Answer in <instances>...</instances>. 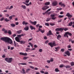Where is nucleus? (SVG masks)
<instances>
[{"label": "nucleus", "mask_w": 74, "mask_h": 74, "mask_svg": "<svg viewBox=\"0 0 74 74\" xmlns=\"http://www.w3.org/2000/svg\"><path fill=\"white\" fill-rule=\"evenodd\" d=\"M1 40L2 41H4L5 42H8V43H9L10 44H12V40L10 39L8 37H2L1 38Z\"/></svg>", "instance_id": "obj_1"}, {"label": "nucleus", "mask_w": 74, "mask_h": 74, "mask_svg": "<svg viewBox=\"0 0 74 74\" xmlns=\"http://www.w3.org/2000/svg\"><path fill=\"white\" fill-rule=\"evenodd\" d=\"M12 60V58H6L5 59V60L8 63H11Z\"/></svg>", "instance_id": "obj_2"}, {"label": "nucleus", "mask_w": 74, "mask_h": 74, "mask_svg": "<svg viewBox=\"0 0 74 74\" xmlns=\"http://www.w3.org/2000/svg\"><path fill=\"white\" fill-rule=\"evenodd\" d=\"M68 34L69 36H72V34L70 32H67L65 33L64 36V37H66H66H69V36L67 35Z\"/></svg>", "instance_id": "obj_3"}, {"label": "nucleus", "mask_w": 74, "mask_h": 74, "mask_svg": "<svg viewBox=\"0 0 74 74\" xmlns=\"http://www.w3.org/2000/svg\"><path fill=\"white\" fill-rule=\"evenodd\" d=\"M48 45H50V47H51V48H53V47H55L56 45V43L55 42H49L48 43Z\"/></svg>", "instance_id": "obj_4"}, {"label": "nucleus", "mask_w": 74, "mask_h": 74, "mask_svg": "<svg viewBox=\"0 0 74 74\" xmlns=\"http://www.w3.org/2000/svg\"><path fill=\"white\" fill-rule=\"evenodd\" d=\"M66 16H68V19H69V20H70V19H71V18L73 16V15L70 14L69 13H67L66 15Z\"/></svg>", "instance_id": "obj_5"}, {"label": "nucleus", "mask_w": 74, "mask_h": 74, "mask_svg": "<svg viewBox=\"0 0 74 74\" xmlns=\"http://www.w3.org/2000/svg\"><path fill=\"white\" fill-rule=\"evenodd\" d=\"M39 28H38V30L40 32H41L42 33H44V32H45V30H42V29L40 28H42V27L41 25H40L39 26Z\"/></svg>", "instance_id": "obj_6"}, {"label": "nucleus", "mask_w": 74, "mask_h": 74, "mask_svg": "<svg viewBox=\"0 0 74 74\" xmlns=\"http://www.w3.org/2000/svg\"><path fill=\"white\" fill-rule=\"evenodd\" d=\"M63 30H64V28H57L55 29V30L56 32L63 31Z\"/></svg>", "instance_id": "obj_7"}, {"label": "nucleus", "mask_w": 74, "mask_h": 74, "mask_svg": "<svg viewBox=\"0 0 74 74\" xmlns=\"http://www.w3.org/2000/svg\"><path fill=\"white\" fill-rule=\"evenodd\" d=\"M55 15L54 14H51L50 15L51 18V19L53 20H55L56 19V17H55Z\"/></svg>", "instance_id": "obj_8"}, {"label": "nucleus", "mask_w": 74, "mask_h": 74, "mask_svg": "<svg viewBox=\"0 0 74 74\" xmlns=\"http://www.w3.org/2000/svg\"><path fill=\"white\" fill-rule=\"evenodd\" d=\"M47 36H50L51 35H52L53 36V34L52 33V31H51V30H50L49 31V32L47 34Z\"/></svg>", "instance_id": "obj_9"}, {"label": "nucleus", "mask_w": 74, "mask_h": 74, "mask_svg": "<svg viewBox=\"0 0 74 74\" xmlns=\"http://www.w3.org/2000/svg\"><path fill=\"white\" fill-rule=\"evenodd\" d=\"M58 4V2H57L56 1L53 2L52 3V5L54 7L55 6H56Z\"/></svg>", "instance_id": "obj_10"}, {"label": "nucleus", "mask_w": 74, "mask_h": 74, "mask_svg": "<svg viewBox=\"0 0 74 74\" xmlns=\"http://www.w3.org/2000/svg\"><path fill=\"white\" fill-rule=\"evenodd\" d=\"M49 8V6H45L42 8V10H47Z\"/></svg>", "instance_id": "obj_11"}, {"label": "nucleus", "mask_w": 74, "mask_h": 74, "mask_svg": "<svg viewBox=\"0 0 74 74\" xmlns=\"http://www.w3.org/2000/svg\"><path fill=\"white\" fill-rule=\"evenodd\" d=\"M65 54L68 55V56H69L70 55V52H69V51H67L65 52Z\"/></svg>", "instance_id": "obj_12"}, {"label": "nucleus", "mask_w": 74, "mask_h": 74, "mask_svg": "<svg viewBox=\"0 0 74 74\" xmlns=\"http://www.w3.org/2000/svg\"><path fill=\"white\" fill-rule=\"evenodd\" d=\"M20 55H23V56H27V54L26 53H24L22 52H20L19 53Z\"/></svg>", "instance_id": "obj_13"}, {"label": "nucleus", "mask_w": 74, "mask_h": 74, "mask_svg": "<svg viewBox=\"0 0 74 74\" xmlns=\"http://www.w3.org/2000/svg\"><path fill=\"white\" fill-rule=\"evenodd\" d=\"M15 40L17 41V42H20V40L19 39V38H18V37H16L15 38Z\"/></svg>", "instance_id": "obj_14"}, {"label": "nucleus", "mask_w": 74, "mask_h": 74, "mask_svg": "<svg viewBox=\"0 0 74 74\" xmlns=\"http://www.w3.org/2000/svg\"><path fill=\"white\" fill-rule=\"evenodd\" d=\"M29 27L28 26H26V27H24V30L25 31H27L28 30H29Z\"/></svg>", "instance_id": "obj_15"}, {"label": "nucleus", "mask_w": 74, "mask_h": 74, "mask_svg": "<svg viewBox=\"0 0 74 74\" xmlns=\"http://www.w3.org/2000/svg\"><path fill=\"white\" fill-rule=\"evenodd\" d=\"M29 27L31 30H33V29L34 30H35L36 29L35 27L32 26V25L30 26Z\"/></svg>", "instance_id": "obj_16"}, {"label": "nucleus", "mask_w": 74, "mask_h": 74, "mask_svg": "<svg viewBox=\"0 0 74 74\" xmlns=\"http://www.w3.org/2000/svg\"><path fill=\"white\" fill-rule=\"evenodd\" d=\"M30 22L31 23H32V24L34 25H36V24H37V22L36 21L32 22V21H30Z\"/></svg>", "instance_id": "obj_17"}, {"label": "nucleus", "mask_w": 74, "mask_h": 74, "mask_svg": "<svg viewBox=\"0 0 74 74\" xmlns=\"http://www.w3.org/2000/svg\"><path fill=\"white\" fill-rule=\"evenodd\" d=\"M62 37V36L60 35H58L57 36V39L58 40H59L60 39V38Z\"/></svg>", "instance_id": "obj_18"}, {"label": "nucleus", "mask_w": 74, "mask_h": 74, "mask_svg": "<svg viewBox=\"0 0 74 74\" xmlns=\"http://www.w3.org/2000/svg\"><path fill=\"white\" fill-rule=\"evenodd\" d=\"M22 24L23 25H28L29 24V23L27 22H26L25 21H23L22 22Z\"/></svg>", "instance_id": "obj_19"}, {"label": "nucleus", "mask_w": 74, "mask_h": 74, "mask_svg": "<svg viewBox=\"0 0 74 74\" xmlns=\"http://www.w3.org/2000/svg\"><path fill=\"white\" fill-rule=\"evenodd\" d=\"M50 4V2H47L45 3V5H48Z\"/></svg>", "instance_id": "obj_20"}, {"label": "nucleus", "mask_w": 74, "mask_h": 74, "mask_svg": "<svg viewBox=\"0 0 74 74\" xmlns=\"http://www.w3.org/2000/svg\"><path fill=\"white\" fill-rule=\"evenodd\" d=\"M25 36V35H24V34H21V35H17V37H19V38H21V37L22 36Z\"/></svg>", "instance_id": "obj_21"}, {"label": "nucleus", "mask_w": 74, "mask_h": 74, "mask_svg": "<svg viewBox=\"0 0 74 74\" xmlns=\"http://www.w3.org/2000/svg\"><path fill=\"white\" fill-rule=\"evenodd\" d=\"M60 48L59 47H55V49H56V50H54L55 51H56V52H57L58 51V49H59Z\"/></svg>", "instance_id": "obj_22"}, {"label": "nucleus", "mask_w": 74, "mask_h": 74, "mask_svg": "<svg viewBox=\"0 0 74 74\" xmlns=\"http://www.w3.org/2000/svg\"><path fill=\"white\" fill-rule=\"evenodd\" d=\"M20 44H24L25 42H26L25 41H24L23 40L20 41Z\"/></svg>", "instance_id": "obj_23"}, {"label": "nucleus", "mask_w": 74, "mask_h": 74, "mask_svg": "<svg viewBox=\"0 0 74 74\" xmlns=\"http://www.w3.org/2000/svg\"><path fill=\"white\" fill-rule=\"evenodd\" d=\"M10 26L11 27H14L15 26V24L13 23H12L10 24Z\"/></svg>", "instance_id": "obj_24"}, {"label": "nucleus", "mask_w": 74, "mask_h": 74, "mask_svg": "<svg viewBox=\"0 0 74 74\" xmlns=\"http://www.w3.org/2000/svg\"><path fill=\"white\" fill-rule=\"evenodd\" d=\"M21 7H22V8H23V9H24V10H25V9L26 8V6L25 5H22L21 6Z\"/></svg>", "instance_id": "obj_25"}, {"label": "nucleus", "mask_w": 74, "mask_h": 74, "mask_svg": "<svg viewBox=\"0 0 74 74\" xmlns=\"http://www.w3.org/2000/svg\"><path fill=\"white\" fill-rule=\"evenodd\" d=\"M8 33L9 34V35H11V34H12V32H11V30H9L8 32Z\"/></svg>", "instance_id": "obj_26"}, {"label": "nucleus", "mask_w": 74, "mask_h": 74, "mask_svg": "<svg viewBox=\"0 0 74 74\" xmlns=\"http://www.w3.org/2000/svg\"><path fill=\"white\" fill-rule=\"evenodd\" d=\"M13 16H15L14 15H13V16H11L10 17H9V19L10 20H11L12 19V17Z\"/></svg>", "instance_id": "obj_27"}, {"label": "nucleus", "mask_w": 74, "mask_h": 74, "mask_svg": "<svg viewBox=\"0 0 74 74\" xmlns=\"http://www.w3.org/2000/svg\"><path fill=\"white\" fill-rule=\"evenodd\" d=\"M4 20L5 21V22H8V21H10V20L9 19H7V18H5L4 19Z\"/></svg>", "instance_id": "obj_28"}, {"label": "nucleus", "mask_w": 74, "mask_h": 74, "mask_svg": "<svg viewBox=\"0 0 74 74\" xmlns=\"http://www.w3.org/2000/svg\"><path fill=\"white\" fill-rule=\"evenodd\" d=\"M28 58H29V57H28L25 56V57H23V59L24 60H26V59H28Z\"/></svg>", "instance_id": "obj_29"}, {"label": "nucleus", "mask_w": 74, "mask_h": 74, "mask_svg": "<svg viewBox=\"0 0 74 74\" xmlns=\"http://www.w3.org/2000/svg\"><path fill=\"white\" fill-rule=\"evenodd\" d=\"M21 32H22L21 30H20L18 31L17 32V33L18 34H21Z\"/></svg>", "instance_id": "obj_30"}, {"label": "nucleus", "mask_w": 74, "mask_h": 74, "mask_svg": "<svg viewBox=\"0 0 74 74\" xmlns=\"http://www.w3.org/2000/svg\"><path fill=\"white\" fill-rule=\"evenodd\" d=\"M51 19V18H47V20H46V22H48Z\"/></svg>", "instance_id": "obj_31"}, {"label": "nucleus", "mask_w": 74, "mask_h": 74, "mask_svg": "<svg viewBox=\"0 0 74 74\" xmlns=\"http://www.w3.org/2000/svg\"><path fill=\"white\" fill-rule=\"evenodd\" d=\"M22 71L23 72V74H25V73H26V72H25V69H24V68H23L22 69Z\"/></svg>", "instance_id": "obj_32"}, {"label": "nucleus", "mask_w": 74, "mask_h": 74, "mask_svg": "<svg viewBox=\"0 0 74 74\" xmlns=\"http://www.w3.org/2000/svg\"><path fill=\"white\" fill-rule=\"evenodd\" d=\"M64 30L65 31V32H66V31H67V30H69V29L68 28L66 27L64 29Z\"/></svg>", "instance_id": "obj_33"}, {"label": "nucleus", "mask_w": 74, "mask_h": 74, "mask_svg": "<svg viewBox=\"0 0 74 74\" xmlns=\"http://www.w3.org/2000/svg\"><path fill=\"white\" fill-rule=\"evenodd\" d=\"M19 64L21 65H27V64L26 63H20Z\"/></svg>", "instance_id": "obj_34"}, {"label": "nucleus", "mask_w": 74, "mask_h": 74, "mask_svg": "<svg viewBox=\"0 0 74 74\" xmlns=\"http://www.w3.org/2000/svg\"><path fill=\"white\" fill-rule=\"evenodd\" d=\"M65 67L66 69H68V68H70V67H71V66L68 65L67 66H66Z\"/></svg>", "instance_id": "obj_35"}, {"label": "nucleus", "mask_w": 74, "mask_h": 74, "mask_svg": "<svg viewBox=\"0 0 74 74\" xmlns=\"http://www.w3.org/2000/svg\"><path fill=\"white\" fill-rule=\"evenodd\" d=\"M71 66H74V62H71Z\"/></svg>", "instance_id": "obj_36"}, {"label": "nucleus", "mask_w": 74, "mask_h": 74, "mask_svg": "<svg viewBox=\"0 0 74 74\" xmlns=\"http://www.w3.org/2000/svg\"><path fill=\"white\" fill-rule=\"evenodd\" d=\"M69 25L70 26H72V25H73V22H71L70 23H69Z\"/></svg>", "instance_id": "obj_37"}, {"label": "nucleus", "mask_w": 74, "mask_h": 74, "mask_svg": "<svg viewBox=\"0 0 74 74\" xmlns=\"http://www.w3.org/2000/svg\"><path fill=\"white\" fill-rule=\"evenodd\" d=\"M55 71L56 72H58L59 71V70L58 68H56L55 69Z\"/></svg>", "instance_id": "obj_38"}, {"label": "nucleus", "mask_w": 74, "mask_h": 74, "mask_svg": "<svg viewBox=\"0 0 74 74\" xmlns=\"http://www.w3.org/2000/svg\"><path fill=\"white\" fill-rule=\"evenodd\" d=\"M14 47H16V42H15V41H14Z\"/></svg>", "instance_id": "obj_39"}, {"label": "nucleus", "mask_w": 74, "mask_h": 74, "mask_svg": "<svg viewBox=\"0 0 74 74\" xmlns=\"http://www.w3.org/2000/svg\"><path fill=\"white\" fill-rule=\"evenodd\" d=\"M63 15H60L58 16V18H63Z\"/></svg>", "instance_id": "obj_40"}, {"label": "nucleus", "mask_w": 74, "mask_h": 74, "mask_svg": "<svg viewBox=\"0 0 74 74\" xmlns=\"http://www.w3.org/2000/svg\"><path fill=\"white\" fill-rule=\"evenodd\" d=\"M62 19H60V20L57 21L58 23H60V22H62Z\"/></svg>", "instance_id": "obj_41"}, {"label": "nucleus", "mask_w": 74, "mask_h": 74, "mask_svg": "<svg viewBox=\"0 0 74 74\" xmlns=\"http://www.w3.org/2000/svg\"><path fill=\"white\" fill-rule=\"evenodd\" d=\"M28 44H29L30 45V46H31V47H33V44L32 43L29 42V43Z\"/></svg>", "instance_id": "obj_42"}, {"label": "nucleus", "mask_w": 74, "mask_h": 74, "mask_svg": "<svg viewBox=\"0 0 74 74\" xmlns=\"http://www.w3.org/2000/svg\"><path fill=\"white\" fill-rule=\"evenodd\" d=\"M57 11H60V10H62V8H58L57 9Z\"/></svg>", "instance_id": "obj_43"}, {"label": "nucleus", "mask_w": 74, "mask_h": 74, "mask_svg": "<svg viewBox=\"0 0 74 74\" xmlns=\"http://www.w3.org/2000/svg\"><path fill=\"white\" fill-rule=\"evenodd\" d=\"M30 69H26V72L27 73L29 72V71H30Z\"/></svg>", "instance_id": "obj_44"}, {"label": "nucleus", "mask_w": 74, "mask_h": 74, "mask_svg": "<svg viewBox=\"0 0 74 74\" xmlns=\"http://www.w3.org/2000/svg\"><path fill=\"white\" fill-rule=\"evenodd\" d=\"M12 8H13V5H11L10 7V8H8V10H11V9H12Z\"/></svg>", "instance_id": "obj_45"}, {"label": "nucleus", "mask_w": 74, "mask_h": 74, "mask_svg": "<svg viewBox=\"0 0 74 74\" xmlns=\"http://www.w3.org/2000/svg\"><path fill=\"white\" fill-rule=\"evenodd\" d=\"M39 51L40 52H42V49H40L39 50Z\"/></svg>", "instance_id": "obj_46"}, {"label": "nucleus", "mask_w": 74, "mask_h": 74, "mask_svg": "<svg viewBox=\"0 0 74 74\" xmlns=\"http://www.w3.org/2000/svg\"><path fill=\"white\" fill-rule=\"evenodd\" d=\"M45 26H49V24L47 23H45Z\"/></svg>", "instance_id": "obj_47"}, {"label": "nucleus", "mask_w": 74, "mask_h": 74, "mask_svg": "<svg viewBox=\"0 0 74 74\" xmlns=\"http://www.w3.org/2000/svg\"><path fill=\"white\" fill-rule=\"evenodd\" d=\"M61 6H62V7H65V5H64V3H62V5H61Z\"/></svg>", "instance_id": "obj_48"}, {"label": "nucleus", "mask_w": 74, "mask_h": 74, "mask_svg": "<svg viewBox=\"0 0 74 74\" xmlns=\"http://www.w3.org/2000/svg\"><path fill=\"white\" fill-rule=\"evenodd\" d=\"M64 66V65H63V64H61L60 65V67L61 68H62V67H63Z\"/></svg>", "instance_id": "obj_49"}, {"label": "nucleus", "mask_w": 74, "mask_h": 74, "mask_svg": "<svg viewBox=\"0 0 74 74\" xmlns=\"http://www.w3.org/2000/svg\"><path fill=\"white\" fill-rule=\"evenodd\" d=\"M50 25H51V26H54V25H55V24L53 23H50Z\"/></svg>", "instance_id": "obj_50"}, {"label": "nucleus", "mask_w": 74, "mask_h": 74, "mask_svg": "<svg viewBox=\"0 0 74 74\" xmlns=\"http://www.w3.org/2000/svg\"><path fill=\"white\" fill-rule=\"evenodd\" d=\"M50 61L51 62H52L53 61V58H51L50 60Z\"/></svg>", "instance_id": "obj_51"}, {"label": "nucleus", "mask_w": 74, "mask_h": 74, "mask_svg": "<svg viewBox=\"0 0 74 74\" xmlns=\"http://www.w3.org/2000/svg\"><path fill=\"white\" fill-rule=\"evenodd\" d=\"M5 16H6V17H9V14H5Z\"/></svg>", "instance_id": "obj_52"}, {"label": "nucleus", "mask_w": 74, "mask_h": 74, "mask_svg": "<svg viewBox=\"0 0 74 74\" xmlns=\"http://www.w3.org/2000/svg\"><path fill=\"white\" fill-rule=\"evenodd\" d=\"M67 48H71V45H68V46Z\"/></svg>", "instance_id": "obj_53"}, {"label": "nucleus", "mask_w": 74, "mask_h": 74, "mask_svg": "<svg viewBox=\"0 0 74 74\" xmlns=\"http://www.w3.org/2000/svg\"><path fill=\"white\" fill-rule=\"evenodd\" d=\"M29 2V0H26L25 2L27 3H28Z\"/></svg>", "instance_id": "obj_54"}, {"label": "nucleus", "mask_w": 74, "mask_h": 74, "mask_svg": "<svg viewBox=\"0 0 74 74\" xmlns=\"http://www.w3.org/2000/svg\"><path fill=\"white\" fill-rule=\"evenodd\" d=\"M4 17H2V18H1L0 19L1 21H3L4 20Z\"/></svg>", "instance_id": "obj_55"}, {"label": "nucleus", "mask_w": 74, "mask_h": 74, "mask_svg": "<svg viewBox=\"0 0 74 74\" xmlns=\"http://www.w3.org/2000/svg\"><path fill=\"white\" fill-rule=\"evenodd\" d=\"M29 67L31 69H34V67H33L32 66H29Z\"/></svg>", "instance_id": "obj_56"}, {"label": "nucleus", "mask_w": 74, "mask_h": 74, "mask_svg": "<svg viewBox=\"0 0 74 74\" xmlns=\"http://www.w3.org/2000/svg\"><path fill=\"white\" fill-rule=\"evenodd\" d=\"M47 62L48 63H51V61L49 60H48L47 61Z\"/></svg>", "instance_id": "obj_57"}, {"label": "nucleus", "mask_w": 74, "mask_h": 74, "mask_svg": "<svg viewBox=\"0 0 74 74\" xmlns=\"http://www.w3.org/2000/svg\"><path fill=\"white\" fill-rule=\"evenodd\" d=\"M14 49V47H12L10 48V50H13V49Z\"/></svg>", "instance_id": "obj_58"}, {"label": "nucleus", "mask_w": 74, "mask_h": 74, "mask_svg": "<svg viewBox=\"0 0 74 74\" xmlns=\"http://www.w3.org/2000/svg\"><path fill=\"white\" fill-rule=\"evenodd\" d=\"M34 48H37L38 46H37V45H34Z\"/></svg>", "instance_id": "obj_59"}, {"label": "nucleus", "mask_w": 74, "mask_h": 74, "mask_svg": "<svg viewBox=\"0 0 74 74\" xmlns=\"http://www.w3.org/2000/svg\"><path fill=\"white\" fill-rule=\"evenodd\" d=\"M61 51H62V52H64V49H62Z\"/></svg>", "instance_id": "obj_60"}, {"label": "nucleus", "mask_w": 74, "mask_h": 74, "mask_svg": "<svg viewBox=\"0 0 74 74\" xmlns=\"http://www.w3.org/2000/svg\"><path fill=\"white\" fill-rule=\"evenodd\" d=\"M3 50L4 52H7V50L6 49H4Z\"/></svg>", "instance_id": "obj_61"}, {"label": "nucleus", "mask_w": 74, "mask_h": 74, "mask_svg": "<svg viewBox=\"0 0 74 74\" xmlns=\"http://www.w3.org/2000/svg\"><path fill=\"white\" fill-rule=\"evenodd\" d=\"M5 33H7V30H6L4 31Z\"/></svg>", "instance_id": "obj_62"}, {"label": "nucleus", "mask_w": 74, "mask_h": 74, "mask_svg": "<svg viewBox=\"0 0 74 74\" xmlns=\"http://www.w3.org/2000/svg\"><path fill=\"white\" fill-rule=\"evenodd\" d=\"M2 32H4L5 31V29H4V28H3L2 29Z\"/></svg>", "instance_id": "obj_63"}, {"label": "nucleus", "mask_w": 74, "mask_h": 74, "mask_svg": "<svg viewBox=\"0 0 74 74\" xmlns=\"http://www.w3.org/2000/svg\"><path fill=\"white\" fill-rule=\"evenodd\" d=\"M16 36V34H14L12 35L13 37H15V36Z\"/></svg>", "instance_id": "obj_64"}]
</instances>
